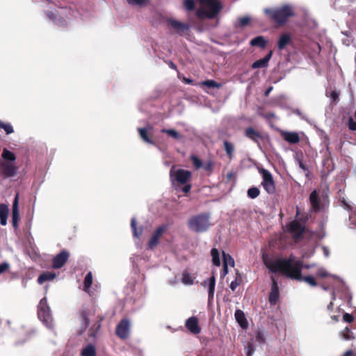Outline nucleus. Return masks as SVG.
I'll return each mask as SVG.
<instances>
[{
	"label": "nucleus",
	"instance_id": "51",
	"mask_svg": "<svg viewBox=\"0 0 356 356\" xmlns=\"http://www.w3.org/2000/svg\"><path fill=\"white\" fill-rule=\"evenodd\" d=\"M131 5H143L147 0H127Z\"/></svg>",
	"mask_w": 356,
	"mask_h": 356
},
{
	"label": "nucleus",
	"instance_id": "50",
	"mask_svg": "<svg viewBox=\"0 0 356 356\" xmlns=\"http://www.w3.org/2000/svg\"><path fill=\"white\" fill-rule=\"evenodd\" d=\"M9 268V264L6 262L0 264V275L6 272Z\"/></svg>",
	"mask_w": 356,
	"mask_h": 356
},
{
	"label": "nucleus",
	"instance_id": "25",
	"mask_svg": "<svg viewBox=\"0 0 356 356\" xmlns=\"http://www.w3.org/2000/svg\"><path fill=\"white\" fill-rule=\"evenodd\" d=\"M223 147L227 156L232 160L234 158V145L228 140H225L223 142Z\"/></svg>",
	"mask_w": 356,
	"mask_h": 356
},
{
	"label": "nucleus",
	"instance_id": "7",
	"mask_svg": "<svg viewBox=\"0 0 356 356\" xmlns=\"http://www.w3.org/2000/svg\"><path fill=\"white\" fill-rule=\"evenodd\" d=\"M38 316L47 326H51L52 317L50 308L45 297L40 300L38 305Z\"/></svg>",
	"mask_w": 356,
	"mask_h": 356
},
{
	"label": "nucleus",
	"instance_id": "1",
	"mask_svg": "<svg viewBox=\"0 0 356 356\" xmlns=\"http://www.w3.org/2000/svg\"><path fill=\"white\" fill-rule=\"evenodd\" d=\"M263 259L266 266L273 273H280L282 275L292 280L305 281L312 286H317V282L313 276L303 277L302 275L303 262L301 260H297L293 255L288 259H279L268 261L263 256Z\"/></svg>",
	"mask_w": 356,
	"mask_h": 356
},
{
	"label": "nucleus",
	"instance_id": "41",
	"mask_svg": "<svg viewBox=\"0 0 356 356\" xmlns=\"http://www.w3.org/2000/svg\"><path fill=\"white\" fill-rule=\"evenodd\" d=\"M184 5L186 9L188 11H192L195 9L194 0H184Z\"/></svg>",
	"mask_w": 356,
	"mask_h": 356
},
{
	"label": "nucleus",
	"instance_id": "6",
	"mask_svg": "<svg viewBox=\"0 0 356 356\" xmlns=\"http://www.w3.org/2000/svg\"><path fill=\"white\" fill-rule=\"evenodd\" d=\"M243 134L245 137L254 143L259 147H261V143H264L268 138V135L262 132L253 127H248L244 129Z\"/></svg>",
	"mask_w": 356,
	"mask_h": 356
},
{
	"label": "nucleus",
	"instance_id": "57",
	"mask_svg": "<svg viewBox=\"0 0 356 356\" xmlns=\"http://www.w3.org/2000/svg\"><path fill=\"white\" fill-rule=\"evenodd\" d=\"M7 218L8 217H1L0 218V223L1 225H6L7 223Z\"/></svg>",
	"mask_w": 356,
	"mask_h": 356
},
{
	"label": "nucleus",
	"instance_id": "20",
	"mask_svg": "<svg viewBox=\"0 0 356 356\" xmlns=\"http://www.w3.org/2000/svg\"><path fill=\"white\" fill-rule=\"evenodd\" d=\"M281 135L284 140L291 144H297L300 141V136L296 132L282 131Z\"/></svg>",
	"mask_w": 356,
	"mask_h": 356
},
{
	"label": "nucleus",
	"instance_id": "53",
	"mask_svg": "<svg viewBox=\"0 0 356 356\" xmlns=\"http://www.w3.org/2000/svg\"><path fill=\"white\" fill-rule=\"evenodd\" d=\"M46 15L50 19L54 20L56 19V15L53 11H47Z\"/></svg>",
	"mask_w": 356,
	"mask_h": 356
},
{
	"label": "nucleus",
	"instance_id": "44",
	"mask_svg": "<svg viewBox=\"0 0 356 356\" xmlns=\"http://www.w3.org/2000/svg\"><path fill=\"white\" fill-rule=\"evenodd\" d=\"M255 339H256V341L259 342V343H265L264 336L260 330H257L256 332Z\"/></svg>",
	"mask_w": 356,
	"mask_h": 356
},
{
	"label": "nucleus",
	"instance_id": "32",
	"mask_svg": "<svg viewBox=\"0 0 356 356\" xmlns=\"http://www.w3.org/2000/svg\"><path fill=\"white\" fill-rule=\"evenodd\" d=\"M131 227L133 232V235L134 237L139 238L143 233V228L140 227L139 229L136 227V221L135 218H132L131 220Z\"/></svg>",
	"mask_w": 356,
	"mask_h": 356
},
{
	"label": "nucleus",
	"instance_id": "47",
	"mask_svg": "<svg viewBox=\"0 0 356 356\" xmlns=\"http://www.w3.org/2000/svg\"><path fill=\"white\" fill-rule=\"evenodd\" d=\"M298 165H299V167L302 170H303L304 172H305L306 176L307 177L309 176V171L308 167L301 160L298 161Z\"/></svg>",
	"mask_w": 356,
	"mask_h": 356
},
{
	"label": "nucleus",
	"instance_id": "24",
	"mask_svg": "<svg viewBox=\"0 0 356 356\" xmlns=\"http://www.w3.org/2000/svg\"><path fill=\"white\" fill-rule=\"evenodd\" d=\"M56 275L55 273L47 271L40 275L38 278V282L40 284H43L47 281H51L56 277Z\"/></svg>",
	"mask_w": 356,
	"mask_h": 356
},
{
	"label": "nucleus",
	"instance_id": "23",
	"mask_svg": "<svg viewBox=\"0 0 356 356\" xmlns=\"http://www.w3.org/2000/svg\"><path fill=\"white\" fill-rule=\"evenodd\" d=\"M250 45L252 47H257L261 49H264L267 45V40L264 36H257L250 41Z\"/></svg>",
	"mask_w": 356,
	"mask_h": 356
},
{
	"label": "nucleus",
	"instance_id": "16",
	"mask_svg": "<svg viewBox=\"0 0 356 356\" xmlns=\"http://www.w3.org/2000/svg\"><path fill=\"white\" fill-rule=\"evenodd\" d=\"M272 284L270 292L268 296V301L270 305H275L280 298V290L277 282L273 277H271Z\"/></svg>",
	"mask_w": 356,
	"mask_h": 356
},
{
	"label": "nucleus",
	"instance_id": "52",
	"mask_svg": "<svg viewBox=\"0 0 356 356\" xmlns=\"http://www.w3.org/2000/svg\"><path fill=\"white\" fill-rule=\"evenodd\" d=\"M191 189V184L186 183V184H184V186L182 187V191L184 193H188L190 192Z\"/></svg>",
	"mask_w": 356,
	"mask_h": 356
},
{
	"label": "nucleus",
	"instance_id": "5",
	"mask_svg": "<svg viewBox=\"0 0 356 356\" xmlns=\"http://www.w3.org/2000/svg\"><path fill=\"white\" fill-rule=\"evenodd\" d=\"M192 174L188 170H175L173 166L170 171V177L173 184L181 186L188 183L191 179Z\"/></svg>",
	"mask_w": 356,
	"mask_h": 356
},
{
	"label": "nucleus",
	"instance_id": "46",
	"mask_svg": "<svg viewBox=\"0 0 356 356\" xmlns=\"http://www.w3.org/2000/svg\"><path fill=\"white\" fill-rule=\"evenodd\" d=\"M343 320L346 323H352L354 321V317L352 314L345 313L343 315Z\"/></svg>",
	"mask_w": 356,
	"mask_h": 356
},
{
	"label": "nucleus",
	"instance_id": "40",
	"mask_svg": "<svg viewBox=\"0 0 356 356\" xmlns=\"http://www.w3.org/2000/svg\"><path fill=\"white\" fill-rule=\"evenodd\" d=\"M204 170L211 174L213 172L214 163L212 161H209L202 165Z\"/></svg>",
	"mask_w": 356,
	"mask_h": 356
},
{
	"label": "nucleus",
	"instance_id": "61",
	"mask_svg": "<svg viewBox=\"0 0 356 356\" xmlns=\"http://www.w3.org/2000/svg\"><path fill=\"white\" fill-rule=\"evenodd\" d=\"M331 97L334 100H336L338 98V94L336 92H332Z\"/></svg>",
	"mask_w": 356,
	"mask_h": 356
},
{
	"label": "nucleus",
	"instance_id": "29",
	"mask_svg": "<svg viewBox=\"0 0 356 356\" xmlns=\"http://www.w3.org/2000/svg\"><path fill=\"white\" fill-rule=\"evenodd\" d=\"M102 319L100 318L99 321H97V322H95L92 325V327H90V329L89 330V333H88V336L91 338H95L97 334V332H99L100 327H101V321Z\"/></svg>",
	"mask_w": 356,
	"mask_h": 356
},
{
	"label": "nucleus",
	"instance_id": "33",
	"mask_svg": "<svg viewBox=\"0 0 356 356\" xmlns=\"http://www.w3.org/2000/svg\"><path fill=\"white\" fill-rule=\"evenodd\" d=\"M212 261L214 266H219L220 265L219 252L216 248H212L211 250Z\"/></svg>",
	"mask_w": 356,
	"mask_h": 356
},
{
	"label": "nucleus",
	"instance_id": "11",
	"mask_svg": "<svg viewBox=\"0 0 356 356\" xmlns=\"http://www.w3.org/2000/svg\"><path fill=\"white\" fill-rule=\"evenodd\" d=\"M167 23L168 25L173 29L177 34L181 36L185 35L190 29L188 24L181 22L173 18H168L167 19Z\"/></svg>",
	"mask_w": 356,
	"mask_h": 356
},
{
	"label": "nucleus",
	"instance_id": "22",
	"mask_svg": "<svg viewBox=\"0 0 356 356\" xmlns=\"http://www.w3.org/2000/svg\"><path fill=\"white\" fill-rule=\"evenodd\" d=\"M291 43V36L289 33H283L280 35L277 41V47L282 51Z\"/></svg>",
	"mask_w": 356,
	"mask_h": 356
},
{
	"label": "nucleus",
	"instance_id": "36",
	"mask_svg": "<svg viewBox=\"0 0 356 356\" xmlns=\"http://www.w3.org/2000/svg\"><path fill=\"white\" fill-rule=\"evenodd\" d=\"M202 85L205 86L209 88H220L222 86L214 80H206L202 83Z\"/></svg>",
	"mask_w": 356,
	"mask_h": 356
},
{
	"label": "nucleus",
	"instance_id": "34",
	"mask_svg": "<svg viewBox=\"0 0 356 356\" xmlns=\"http://www.w3.org/2000/svg\"><path fill=\"white\" fill-rule=\"evenodd\" d=\"M161 132L162 133H165L167 134L169 136L175 138V139H177V140H179V139H181L182 138V135L180 134L179 133H178L175 129H163L161 130Z\"/></svg>",
	"mask_w": 356,
	"mask_h": 356
},
{
	"label": "nucleus",
	"instance_id": "48",
	"mask_svg": "<svg viewBox=\"0 0 356 356\" xmlns=\"http://www.w3.org/2000/svg\"><path fill=\"white\" fill-rule=\"evenodd\" d=\"M183 282L185 284H192L193 280L188 274L183 275Z\"/></svg>",
	"mask_w": 356,
	"mask_h": 356
},
{
	"label": "nucleus",
	"instance_id": "27",
	"mask_svg": "<svg viewBox=\"0 0 356 356\" xmlns=\"http://www.w3.org/2000/svg\"><path fill=\"white\" fill-rule=\"evenodd\" d=\"M208 285H209V291H208L209 300H212L213 298V295H214V291H215V285H216V277H215L214 275H213L208 280Z\"/></svg>",
	"mask_w": 356,
	"mask_h": 356
},
{
	"label": "nucleus",
	"instance_id": "63",
	"mask_svg": "<svg viewBox=\"0 0 356 356\" xmlns=\"http://www.w3.org/2000/svg\"><path fill=\"white\" fill-rule=\"evenodd\" d=\"M233 176H234V174H233V172H229V173L227 174V179H228L229 180H230V179L233 177Z\"/></svg>",
	"mask_w": 356,
	"mask_h": 356
},
{
	"label": "nucleus",
	"instance_id": "62",
	"mask_svg": "<svg viewBox=\"0 0 356 356\" xmlns=\"http://www.w3.org/2000/svg\"><path fill=\"white\" fill-rule=\"evenodd\" d=\"M273 90V87H269L265 92V95L268 96L270 91Z\"/></svg>",
	"mask_w": 356,
	"mask_h": 356
},
{
	"label": "nucleus",
	"instance_id": "45",
	"mask_svg": "<svg viewBox=\"0 0 356 356\" xmlns=\"http://www.w3.org/2000/svg\"><path fill=\"white\" fill-rule=\"evenodd\" d=\"M84 330H86L90 324V319L88 317V314L86 312H83L81 314Z\"/></svg>",
	"mask_w": 356,
	"mask_h": 356
},
{
	"label": "nucleus",
	"instance_id": "13",
	"mask_svg": "<svg viewBox=\"0 0 356 356\" xmlns=\"http://www.w3.org/2000/svg\"><path fill=\"white\" fill-rule=\"evenodd\" d=\"M166 229L167 226L165 225L159 226L156 229L148 242V247L149 249H153L159 244L161 236L166 231Z\"/></svg>",
	"mask_w": 356,
	"mask_h": 356
},
{
	"label": "nucleus",
	"instance_id": "19",
	"mask_svg": "<svg viewBox=\"0 0 356 356\" xmlns=\"http://www.w3.org/2000/svg\"><path fill=\"white\" fill-rule=\"evenodd\" d=\"M309 202L312 209L314 212H319L321 209V198L319 197L316 191H312L309 195Z\"/></svg>",
	"mask_w": 356,
	"mask_h": 356
},
{
	"label": "nucleus",
	"instance_id": "49",
	"mask_svg": "<svg viewBox=\"0 0 356 356\" xmlns=\"http://www.w3.org/2000/svg\"><path fill=\"white\" fill-rule=\"evenodd\" d=\"M240 280H238V279H235V280L232 281L229 285L230 289L234 291L237 288L238 286L240 285Z\"/></svg>",
	"mask_w": 356,
	"mask_h": 356
},
{
	"label": "nucleus",
	"instance_id": "31",
	"mask_svg": "<svg viewBox=\"0 0 356 356\" xmlns=\"http://www.w3.org/2000/svg\"><path fill=\"white\" fill-rule=\"evenodd\" d=\"M138 133L141 138L149 144H154V140L148 136L147 131L145 128H138Z\"/></svg>",
	"mask_w": 356,
	"mask_h": 356
},
{
	"label": "nucleus",
	"instance_id": "55",
	"mask_svg": "<svg viewBox=\"0 0 356 356\" xmlns=\"http://www.w3.org/2000/svg\"><path fill=\"white\" fill-rule=\"evenodd\" d=\"M317 275L319 276L320 277H326L328 276V273L327 272L325 271V270H319L318 273H317Z\"/></svg>",
	"mask_w": 356,
	"mask_h": 356
},
{
	"label": "nucleus",
	"instance_id": "39",
	"mask_svg": "<svg viewBox=\"0 0 356 356\" xmlns=\"http://www.w3.org/2000/svg\"><path fill=\"white\" fill-rule=\"evenodd\" d=\"M191 160L196 169H199L202 167L203 163L197 156L191 155Z\"/></svg>",
	"mask_w": 356,
	"mask_h": 356
},
{
	"label": "nucleus",
	"instance_id": "43",
	"mask_svg": "<svg viewBox=\"0 0 356 356\" xmlns=\"http://www.w3.org/2000/svg\"><path fill=\"white\" fill-rule=\"evenodd\" d=\"M239 25L241 27H244L248 25L250 22V18L248 16L242 17L238 19Z\"/></svg>",
	"mask_w": 356,
	"mask_h": 356
},
{
	"label": "nucleus",
	"instance_id": "60",
	"mask_svg": "<svg viewBox=\"0 0 356 356\" xmlns=\"http://www.w3.org/2000/svg\"><path fill=\"white\" fill-rule=\"evenodd\" d=\"M265 117L267 118V119H270L272 118H274L275 117V114L273 113H266V115H265Z\"/></svg>",
	"mask_w": 356,
	"mask_h": 356
},
{
	"label": "nucleus",
	"instance_id": "64",
	"mask_svg": "<svg viewBox=\"0 0 356 356\" xmlns=\"http://www.w3.org/2000/svg\"><path fill=\"white\" fill-rule=\"evenodd\" d=\"M333 305H333V302H330L329 303V305H327V309H328L329 310H332V308H333Z\"/></svg>",
	"mask_w": 356,
	"mask_h": 356
},
{
	"label": "nucleus",
	"instance_id": "30",
	"mask_svg": "<svg viewBox=\"0 0 356 356\" xmlns=\"http://www.w3.org/2000/svg\"><path fill=\"white\" fill-rule=\"evenodd\" d=\"M92 284V274L91 272H88L83 281V290L88 292Z\"/></svg>",
	"mask_w": 356,
	"mask_h": 356
},
{
	"label": "nucleus",
	"instance_id": "8",
	"mask_svg": "<svg viewBox=\"0 0 356 356\" xmlns=\"http://www.w3.org/2000/svg\"><path fill=\"white\" fill-rule=\"evenodd\" d=\"M259 173L262 176L261 186L264 190L268 194L275 193L276 188L272 174L268 170L264 168L260 169Z\"/></svg>",
	"mask_w": 356,
	"mask_h": 356
},
{
	"label": "nucleus",
	"instance_id": "21",
	"mask_svg": "<svg viewBox=\"0 0 356 356\" xmlns=\"http://www.w3.org/2000/svg\"><path fill=\"white\" fill-rule=\"evenodd\" d=\"M236 322L243 329H246L248 326V323L245 316L244 312L241 309H236L234 314Z\"/></svg>",
	"mask_w": 356,
	"mask_h": 356
},
{
	"label": "nucleus",
	"instance_id": "35",
	"mask_svg": "<svg viewBox=\"0 0 356 356\" xmlns=\"http://www.w3.org/2000/svg\"><path fill=\"white\" fill-rule=\"evenodd\" d=\"M4 130L6 134H10L14 132L12 125L8 122H4L0 120V129Z\"/></svg>",
	"mask_w": 356,
	"mask_h": 356
},
{
	"label": "nucleus",
	"instance_id": "59",
	"mask_svg": "<svg viewBox=\"0 0 356 356\" xmlns=\"http://www.w3.org/2000/svg\"><path fill=\"white\" fill-rule=\"evenodd\" d=\"M168 65L171 69L177 70V66L172 61H170Z\"/></svg>",
	"mask_w": 356,
	"mask_h": 356
},
{
	"label": "nucleus",
	"instance_id": "54",
	"mask_svg": "<svg viewBox=\"0 0 356 356\" xmlns=\"http://www.w3.org/2000/svg\"><path fill=\"white\" fill-rule=\"evenodd\" d=\"M223 259H224L223 270L225 272V273H227V255L225 252H223Z\"/></svg>",
	"mask_w": 356,
	"mask_h": 356
},
{
	"label": "nucleus",
	"instance_id": "9",
	"mask_svg": "<svg viewBox=\"0 0 356 356\" xmlns=\"http://www.w3.org/2000/svg\"><path fill=\"white\" fill-rule=\"evenodd\" d=\"M19 167L13 162H1L0 163V174L4 179L17 175Z\"/></svg>",
	"mask_w": 356,
	"mask_h": 356
},
{
	"label": "nucleus",
	"instance_id": "15",
	"mask_svg": "<svg viewBox=\"0 0 356 356\" xmlns=\"http://www.w3.org/2000/svg\"><path fill=\"white\" fill-rule=\"evenodd\" d=\"M185 327L193 334H198L201 332L202 328L199 325L197 317L193 316L185 321Z\"/></svg>",
	"mask_w": 356,
	"mask_h": 356
},
{
	"label": "nucleus",
	"instance_id": "38",
	"mask_svg": "<svg viewBox=\"0 0 356 356\" xmlns=\"http://www.w3.org/2000/svg\"><path fill=\"white\" fill-rule=\"evenodd\" d=\"M245 350H246V356H252L254 352L255 351V346L252 341H248L247 345L245 346Z\"/></svg>",
	"mask_w": 356,
	"mask_h": 356
},
{
	"label": "nucleus",
	"instance_id": "4",
	"mask_svg": "<svg viewBox=\"0 0 356 356\" xmlns=\"http://www.w3.org/2000/svg\"><path fill=\"white\" fill-rule=\"evenodd\" d=\"M209 215L200 213L191 217L188 221V228L195 232H206L209 227Z\"/></svg>",
	"mask_w": 356,
	"mask_h": 356
},
{
	"label": "nucleus",
	"instance_id": "28",
	"mask_svg": "<svg viewBox=\"0 0 356 356\" xmlns=\"http://www.w3.org/2000/svg\"><path fill=\"white\" fill-rule=\"evenodd\" d=\"M82 356H96L97 352L96 348L92 344H88L81 350Z\"/></svg>",
	"mask_w": 356,
	"mask_h": 356
},
{
	"label": "nucleus",
	"instance_id": "17",
	"mask_svg": "<svg viewBox=\"0 0 356 356\" xmlns=\"http://www.w3.org/2000/svg\"><path fill=\"white\" fill-rule=\"evenodd\" d=\"M19 220V195L16 194L14 201L13 202L12 208V224L15 229L18 228V222Z\"/></svg>",
	"mask_w": 356,
	"mask_h": 356
},
{
	"label": "nucleus",
	"instance_id": "14",
	"mask_svg": "<svg viewBox=\"0 0 356 356\" xmlns=\"http://www.w3.org/2000/svg\"><path fill=\"white\" fill-rule=\"evenodd\" d=\"M69 257L70 254L67 250H62L52 259V267L55 269L60 268L67 261Z\"/></svg>",
	"mask_w": 356,
	"mask_h": 356
},
{
	"label": "nucleus",
	"instance_id": "3",
	"mask_svg": "<svg viewBox=\"0 0 356 356\" xmlns=\"http://www.w3.org/2000/svg\"><path fill=\"white\" fill-rule=\"evenodd\" d=\"M264 12L267 15L268 19L279 26L284 24L290 17L294 15L291 7L288 5L278 8H265Z\"/></svg>",
	"mask_w": 356,
	"mask_h": 356
},
{
	"label": "nucleus",
	"instance_id": "37",
	"mask_svg": "<svg viewBox=\"0 0 356 356\" xmlns=\"http://www.w3.org/2000/svg\"><path fill=\"white\" fill-rule=\"evenodd\" d=\"M248 196L251 199L257 197L260 194V191L257 187H251L248 190Z\"/></svg>",
	"mask_w": 356,
	"mask_h": 356
},
{
	"label": "nucleus",
	"instance_id": "10",
	"mask_svg": "<svg viewBox=\"0 0 356 356\" xmlns=\"http://www.w3.org/2000/svg\"><path fill=\"white\" fill-rule=\"evenodd\" d=\"M130 321L128 318H122L117 325L115 328V334L120 339H127L129 336Z\"/></svg>",
	"mask_w": 356,
	"mask_h": 356
},
{
	"label": "nucleus",
	"instance_id": "26",
	"mask_svg": "<svg viewBox=\"0 0 356 356\" xmlns=\"http://www.w3.org/2000/svg\"><path fill=\"white\" fill-rule=\"evenodd\" d=\"M1 157L3 158V159H4L3 162L15 163L14 161L16 160L15 154L13 152L8 150L6 148H4L3 149Z\"/></svg>",
	"mask_w": 356,
	"mask_h": 356
},
{
	"label": "nucleus",
	"instance_id": "2",
	"mask_svg": "<svg viewBox=\"0 0 356 356\" xmlns=\"http://www.w3.org/2000/svg\"><path fill=\"white\" fill-rule=\"evenodd\" d=\"M200 8L197 10L196 15L200 19H214L222 9L219 0H197Z\"/></svg>",
	"mask_w": 356,
	"mask_h": 356
},
{
	"label": "nucleus",
	"instance_id": "12",
	"mask_svg": "<svg viewBox=\"0 0 356 356\" xmlns=\"http://www.w3.org/2000/svg\"><path fill=\"white\" fill-rule=\"evenodd\" d=\"M288 232L292 235L294 240L301 238L305 232V226L296 220L291 222L287 227Z\"/></svg>",
	"mask_w": 356,
	"mask_h": 356
},
{
	"label": "nucleus",
	"instance_id": "58",
	"mask_svg": "<svg viewBox=\"0 0 356 356\" xmlns=\"http://www.w3.org/2000/svg\"><path fill=\"white\" fill-rule=\"evenodd\" d=\"M353 352L352 350H348L347 351H346L342 356H353Z\"/></svg>",
	"mask_w": 356,
	"mask_h": 356
},
{
	"label": "nucleus",
	"instance_id": "56",
	"mask_svg": "<svg viewBox=\"0 0 356 356\" xmlns=\"http://www.w3.org/2000/svg\"><path fill=\"white\" fill-rule=\"evenodd\" d=\"M226 255H227V264L229 262V264L233 266L234 265V259L229 254H226Z\"/></svg>",
	"mask_w": 356,
	"mask_h": 356
},
{
	"label": "nucleus",
	"instance_id": "18",
	"mask_svg": "<svg viewBox=\"0 0 356 356\" xmlns=\"http://www.w3.org/2000/svg\"><path fill=\"white\" fill-rule=\"evenodd\" d=\"M273 54V52L272 50L269 51L264 58L254 61L251 65L252 68L257 69L267 67L268 66L269 61L272 58Z\"/></svg>",
	"mask_w": 356,
	"mask_h": 356
},
{
	"label": "nucleus",
	"instance_id": "42",
	"mask_svg": "<svg viewBox=\"0 0 356 356\" xmlns=\"http://www.w3.org/2000/svg\"><path fill=\"white\" fill-rule=\"evenodd\" d=\"M8 211L9 210L7 205L4 204H0V218L8 217Z\"/></svg>",
	"mask_w": 356,
	"mask_h": 356
}]
</instances>
